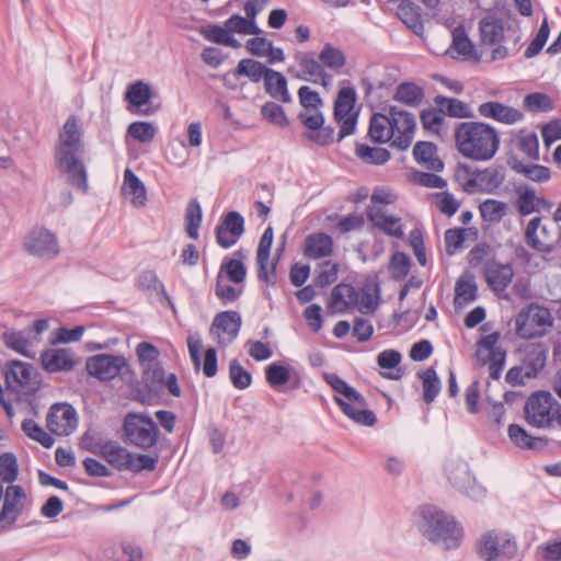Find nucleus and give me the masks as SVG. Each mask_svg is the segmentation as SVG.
Masks as SVG:
<instances>
[{"instance_id":"obj_33","label":"nucleus","mask_w":561,"mask_h":561,"mask_svg":"<svg viewBox=\"0 0 561 561\" xmlns=\"http://www.w3.org/2000/svg\"><path fill=\"white\" fill-rule=\"evenodd\" d=\"M434 103L439 107V111L444 114V116L451 118L474 117V114L469 104L459 99L445 95H436L434 98Z\"/></svg>"},{"instance_id":"obj_10","label":"nucleus","mask_w":561,"mask_h":561,"mask_svg":"<svg viewBox=\"0 0 561 561\" xmlns=\"http://www.w3.org/2000/svg\"><path fill=\"white\" fill-rule=\"evenodd\" d=\"M449 483L454 489L468 497L478 501L485 496V489L477 485L474 477L470 473L468 463L450 461L445 467Z\"/></svg>"},{"instance_id":"obj_34","label":"nucleus","mask_w":561,"mask_h":561,"mask_svg":"<svg viewBox=\"0 0 561 561\" xmlns=\"http://www.w3.org/2000/svg\"><path fill=\"white\" fill-rule=\"evenodd\" d=\"M265 92L274 100L282 103L291 102L288 91V81L283 72L272 69L264 81Z\"/></svg>"},{"instance_id":"obj_7","label":"nucleus","mask_w":561,"mask_h":561,"mask_svg":"<svg viewBox=\"0 0 561 561\" xmlns=\"http://www.w3.org/2000/svg\"><path fill=\"white\" fill-rule=\"evenodd\" d=\"M518 547L515 538L495 530L484 533L477 542V553L484 561L497 559L512 560L517 556Z\"/></svg>"},{"instance_id":"obj_43","label":"nucleus","mask_w":561,"mask_h":561,"mask_svg":"<svg viewBox=\"0 0 561 561\" xmlns=\"http://www.w3.org/2000/svg\"><path fill=\"white\" fill-rule=\"evenodd\" d=\"M357 102V93L354 87H342L336 94L333 104V117L342 118L346 114L354 113Z\"/></svg>"},{"instance_id":"obj_1","label":"nucleus","mask_w":561,"mask_h":561,"mask_svg":"<svg viewBox=\"0 0 561 561\" xmlns=\"http://www.w3.org/2000/svg\"><path fill=\"white\" fill-rule=\"evenodd\" d=\"M85 151L83 131L79 125V118L70 115L58 136L55 147V165L59 172L68 175V182L83 194L88 193V172L82 161Z\"/></svg>"},{"instance_id":"obj_32","label":"nucleus","mask_w":561,"mask_h":561,"mask_svg":"<svg viewBox=\"0 0 561 561\" xmlns=\"http://www.w3.org/2000/svg\"><path fill=\"white\" fill-rule=\"evenodd\" d=\"M390 114L374 113L370 116L367 136L373 144L381 145L389 142L393 136H390Z\"/></svg>"},{"instance_id":"obj_54","label":"nucleus","mask_w":561,"mask_h":561,"mask_svg":"<svg viewBox=\"0 0 561 561\" xmlns=\"http://www.w3.org/2000/svg\"><path fill=\"white\" fill-rule=\"evenodd\" d=\"M21 428L28 438L39 443L45 448H51L55 444V438L32 419L23 420Z\"/></svg>"},{"instance_id":"obj_4","label":"nucleus","mask_w":561,"mask_h":561,"mask_svg":"<svg viewBox=\"0 0 561 561\" xmlns=\"http://www.w3.org/2000/svg\"><path fill=\"white\" fill-rule=\"evenodd\" d=\"M420 530L430 541L442 543L446 550L457 549L463 538V529L455 518L433 505L421 508Z\"/></svg>"},{"instance_id":"obj_2","label":"nucleus","mask_w":561,"mask_h":561,"mask_svg":"<svg viewBox=\"0 0 561 561\" xmlns=\"http://www.w3.org/2000/svg\"><path fill=\"white\" fill-rule=\"evenodd\" d=\"M458 152L473 161H489L500 149L501 138L494 126L484 122H460L454 131Z\"/></svg>"},{"instance_id":"obj_15","label":"nucleus","mask_w":561,"mask_h":561,"mask_svg":"<svg viewBox=\"0 0 561 561\" xmlns=\"http://www.w3.org/2000/svg\"><path fill=\"white\" fill-rule=\"evenodd\" d=\"M77 425V411L70 403H55L50 407L46 416V426L50 433L68 436L76 430Z\"/></svg>"},{"instance_id":"obj_50","label":"nucleus","mask_w":561,"mask_h":561,"mask_svg":"<svg viewBox=\"0 0 561 561\" xmlns=\"http://www.w3.org/2000/svg\"><path fill=\"white\" fill-rule=\"evenodd\" d=\"M137 287L146 293H156L164 299L170 300L163 283L158 278L152 270L142 271L137 278Z\"/></svg>"},{"instance_id":"obj_45","label":"nucleus","mask_w":561,"mask_h":561,"mask_svg":"<svg viewBox=\"0 0 561 561\" xmlns=\"http://www.w3.org/2000/svg\"><path fill=\"white\" fill-rule=\"evenodd\" d=\"M416 375L422 380L423 400L425 403L431 404L440 391V379L433 366L427 367L425 370L417 371Z\"/></svg>"},{"instance_id":"obj_51","label":"nucleus","mask_w":561,"mask_h":561,"mask_svg":"<svg viewBox=\"0 0 561 561\" xmlns=\"http://www.w3.org/2000/svg\"><path fill=\"white\" fill-rule=\"evenodd\" d=\"M318 57L323 68L327 67L332 70H340L346 64V57L343 50L330 43L323 45Z\"/></svg>"},{"instance_id":"obj_28","label":"nucleus","mask_w":561,"mask_h":561,"mask_svg":"<svg viewBox=\"0 0 561 561\" xmlns=\"http://www.w3.org/2000/svg\"><path fill=\"white\" fill-rule=\"evenodd\" d=\"M241 325L242 319L238 311L225 310L215 316L210 327V333L218 335L225 333L233 340L238 336Z\"/></svg>"},{"instance_id":"obj_37","label":"nucleus","mask_w":561,"mask_h":561,"mask_svg":"<svg viewBox=\"0 0 561 561\" xmlns=\"http://www.w3.org/2000/svg\"><path fill=\"white\" fill-rule=\"evenodd\" d=\"M397 16L416 35L424 30L421 8L411 0H401L397 9Z\"/></svg>"},{"instance_id":"obj_49","label":"nucleus","mask_w":561,"mask_h":561,"mask_svg":"<svg viewBox=\"0 0 561 561\" xmlns=\"http://www.w3.org/2000/svg\"><path fill=\"white\" fill-rule=\"evenodd\" d=\"M124 185L129 194L133 195V204L135 206H145L147 203V191L144 182L130 169L124 172Z\"/></svg>"},{"instance_id":"obj_18","label":"nucleus","mask_w":561,"mask_h":561,"mask_svg":"<svg viewBox=\"0 0 561 561\" xmlns=\"http://www.w3.org/2000/svg\"><path fill=\"white\" fill-rule=\"evenodd\" d=\"M25 499V492L20 485H9L7 488L3 504L0 511V531L11 527L23 511L22 500Z\"/></svg>"},{"instance_id":"obj_60","label":"nucleus","mask_w":561,"mask_h":561,"mask_svg":"<svg viewBox=\"0 0 561 561\" xmlns=\"http://www.w3.org/2000/svg\"><path fill=\"white\" fill-rule=\"evenodd\" d=\"M507 205L496 199H486L480 204L479 209L483 220L499 222L506 214Z\"/></svg>"},{"instance_id":"obj_52","label":"nucleus","mask_w":561,"mask_h":561,"mask_svg":"<svg viewBox=\"0 0 561 561\" xmlns=\"http://www.w3.org/2000/svg\"><path fill=\"white\" fill-rule=\"evenodd\" d=\"M412 261L410 256L401 251H396L389 261L388 270L390 276L396 282L403 280L410 272Z\"/></svg>"},{"instance_id":"obj_26","label":"nucleus","mask_w":561,"mask_h":561,"mask_svg":"<svg viewBox=\"0 0 561 561\" xmlns=\"http://www.w3.org/2000/svg\"><path fill=\"white\" fill-rule=\"evenodd\" d=\"M334 401L341 409V411L354 423L363 426L371 427L377 423V416L375 412L368 409V402L364 405H355L350 401L342 399L339 396H334Z\"/></svg>"},{"instance_id":"obj_3","label":"nucleus","mask_w":561,"mask_h":561,"mask_svg":"<svg viewBox=\"0 0 561 561\" xmlns=\"http://www.w3.org/2000/svg\"><path fill=\"white\" fill-rule=\"evenodd\" d=\"M298 99L305 111L297 115L300 124L307 129L302 137L320 147H329L334 142L335 129L333 126H325V116L320 111L323 104L319 92L309 85H301L298 89Z\"/></svg>"},{"instance_id":"obj_24","label":"nucleus","mask_w":561,"mask_h":561,"mask_svg":"<svg viewBox=\"0 0 561 561\" xmlns=\"http://www.w3.org/2000/svg\"><path fill=\"white\" fill-rule=\"evenodd\" d=\"M99 451L100 457L118 471L128 470L131 460H135L133 453L112 439L103 442V448Z\"/></svg>"},{"instance_id":"obj_5","label":"nucleus","mask_w":561,"mask_h":561,"mask_svg":"<svg viewBox=\"0 0 561 561\" xmlns=\"http://www.w3.org/2000/svg\"><path fill=\"white\" fill-rule=\"evenodd\" d=\"M121 438L125 444L147 451L157 446L160 430L149 414L128 412L123 419Z\"/></svg>"},{"instance_id":"obj_35","label":"nucleus","mask_w":561,"mask_h":561,"mask_svg":"<svg viewBox=\"0 0 561 561\" xmlns=\"http://www.w3.org/2000/svg\"><path fill=\"white\" fill-rule=\"evenodd\" d=\"M244 257L242 250L234 251L232 257L224 259L218 274L222 276L225 273L227 278L234 284L243 283L247 277V266L242 261Z\"/></svg>"},{"instance_id":"obj_12","label":"nucleus","mask_w":561,"mask_h":561,"mask_svg":"<svg viewBox=\"0 0 561 561\" xmlns=\"http://www.w3.org/2000/svg\"><path fill=\"white\" fill-rule=\"evenodd\" d=\"M482 274L488 286L497 297L511 300V295L504 291L514 277L512 263H501L494 259L488 260L484 263Z\"/></svg>"},{"instance_id":"obj_58","label":"nucleus","mask_w":561,"mask_h":561,"mask_svg":"<svg viewBox=\"0 0 561 561\" xmlns=\"http://www.w3.org/2000/svg\"><path fill=\"white\" fill-rule=\"evenodd\" d=\"M524 107L531 113L550 112L553 110L552 99L543 92H533L524 98Z\"/></svg>"},{"instance_id":"obj_20","label":"nucleus","mask_w":561,"mask_h":561,"mask_svg":"<svg viewBox=\"0 0 561 561\" xmlns=\"http://www.w3.org/2000/svg\"><path fill=\"white\" fill-rule=\"evenodd\" d=\"M478 112L482 117L506 125H513L524 118L523 112L499 101H486L481 103L478 106Z\"/></svg>"},{"instance_id":"obj_41","label":"nucleus","mask_w":561,"mask_h":561,"mask_svg":"<svg viewBox=\"0 0 561 561\" xmlns=\"http://www.w3.org/2000/svg\"><path fill=\"white\" fill-rule=\"evenodd\" d=\"M355 154L367 164L382 165L391 159V153L382 147H371L367 144L355 142Z\"/></svg>"},{"instance_id":"obj_59","label":"nucleus","mask_w":561,"mask_h":561,"mask_svg":"<svg viewBox=\"0 0 561 561\" xmlns=\"http://www.w3.org/2000/svg\"><path fill=\"white\" fill-rule=\"evenodd\" d=\"M516 192L518 194L517 210L522 216L538 211V205H536L537 195L533 187L519 186L516 188Z\"/></svg>"},{"instance_id":"obj_47","label":"nucleus","mask_w":561,"mask_h":561,"mask_svg":"<svg viewBox=\"0 0 561 561\" xmlns=\"http://www.w3.org/2000/svg\"><path fill=\"white\" fill-rule=\"evenodd\" d=\"M478 180L484 184L481 191L486 193L495 192L505 181V172L503 165L490 167L483 170L476 169Z\"/></svg>"},{"instance_id":"obj_14","label":"nucleus","mask_w":561,"mask_h":561,"mask_svg":"<svg viewBox=\"0 0 561 561\" xmlns=\"http://www.w3.org/2000/svg\"><path fill=\"white\" fill-rule=\"evenodd\" d=\"M125 366H127L126 358L114 354H96L88 357L85 362L88 374L101 381L114 379Z\"/></svg>"},{"instance_id":"obj_11","label":"nucleus","mask_w":561,"mask_h":561,"mask_svg":"<svg viewBox=\"0 0 561 561\" xmlns=\"http://www.w3.org/2000/svg\"><path fill=\"white\" fill-rule=\"evenodd\" d=\"M537 327H552L553 317L550 309L546 306L537 302H531L527 309H523L516 319V333L523 339H534L536 336H542L546 331H530L526 328L527 320Z\"/></svg>"},{"instance_id":"obj_30","label":"nucleus","mask_w":561,"mask_h":561,"mask_svg":"<svg viewBox=\"0 0 561 561\" xmlns=\"http://www.w3.org/2000/svg\"><path fill=\"white\" fill-rule=\"evenodd\" d=\"M299 67L301 69V73L296 76L298 79L327 85V80L330 76L322 67L320 60H316L311 53H306L301 56Z\"/></svg>"},{"instance_id":"obj_57","label":"nucleus","mask_w":561,"mask_h":561,"mask_svg":"<svg viewBox=\"0 0 561 561\" xmlns=\"http://www.w3.org/2000/svg\"><path fill=\"white\" fill-rule=\"evenodd\" d=\"M157 134V128L150 122L136 121L127 127V135L141 144L151 142Z\"/></svg>"},{"instance_id":"obj_44","label":"nucleus","mask_w":561,"mask_h":561,"mask_svg":"<svg viewBox=\"0 0 561 561\" xmlns=\"http://www.w3.org/2000/svg\"><path fill=\"white\" fill-rule=\"evenodd\" d=\"M388 112L390 114V119L392 121L390 124V136H394V133L401 130H407L408 133H414L416 128V119L415 116L405 111L400 110L396 105H389Z\"/></svg>"},{"instance_id":"obj_22","label":"nucleus","mask_w":561,"mask_h":561,"mask_svg":"<svg viewBox=\"0 0 561 561\" xmlns=\"http://www.w3.org/2000/svg\"><path fill=\"white\" fill-rule=\"evenodd\" d=\"M548 352L549 347L543 342H533L526 346L523 364L525 366L524 376L527 379L536 378L543 370Z\"/></svg>"},{"instance_id":"obj_21","label":"nucleus","mask_w":561,"mask_h":561,"mask_svg":"<svg viewBox=\"0 0 561 561\" xmlns=\"http://www.w3.org/2000/svg\"><path fill=\"white\" fill-rule=\"evenodd\" d=\"M70 348H46L41 353L42 367L47 373L70 371L76 366Z\"/></svg>"},{"instance_id":"obj_19","label":"nucleus","mask_w":561,"mask_h":561,"mask_svg":"<svg viewBox=\"0 0 561 561\" xmlns=\"http://www.w3.org/2000/svg\"><path fill=\"white\" fill-rule=\"evenodd\" d=\"M359 291L352 284L340 283L331 291L328 299V308L331 313H345L351 308L358 306Z\"/></svg>"},{"instance_id":"obj_25","label":"nucleus","mask_w":561,"mask_h":561,"mask_svg":"<svg viewBox=\"0 0 561 561\" xmlns=\"http://www.w3.org/2000/svg\"><path fill=\"white\" fill-rule=\"evenodd\" d=\"M504 31V23L495 13H488L479 21L480 42L484 46L502 43Z\"/></svg>"},{"instance_id":"obj_29","label":"nucleus","mask_w":561,"mask_h":561,"mask_svg":"<svg viewBox=\"0 0 561 561\" xmlns=\"http://www.w3.org/2000/svg\"><path fill=\"white\" fill-rule=\"evenodd\" d=\"M273 240L274 229L272 226H267L260 238V242L256 250L257 277L261 282L264 283H270V280H272V277L267 272V264L271 256Z\"/></svg>"},{"instance_id":"obj_56","label":"nucleus","mask_w":561,"mask_h":561,"mask_svg":"<svg viewBox=\"0 0 561 561\" xmlns=\"http://www.w3.org/2000/svg\"><path fill=\"white\" fill-rule=\"evenodd\" d=\"M229 379L236 389L244 390L252 383V375L237 358L229 362Z\"/></svg>"},{"instance_id":"obj_13","label":"nucleus","mask_w":561,"mask_h":561,"mask_svg":"<svg viewBox=\"0 0 561 561\" xmlns=\"http://www.w3.org/2000/svg\"><path fill=\"white\" fill-rule=\"evenodd\" d=\"M245 231L244 217L237 210H229L221 216L215 228L217 244L222 249L233 247Z\"/></svg>"},{"instance_id":"obj_40","label":"nucleus","mask_w":561,"mask_h":561,"mask_svg":"<svg viewBox=\"0 0 561 561\" xmlns=\"http://www.w3.org/2000/svg\"><path fill=\"white\" fill-rule=\"evenodd\" d=\"M272 68L267 67L259 60L252 58H243L238 62L233 70V75L236 78L247 77L252 82L257 83L262 79L265 81V78L268 76Z\"/></svg>"},{"instance_id":"obj_31","label":"nucleus","mask_w":561,"mask_h":561,"mask_svg":"<svg viewBox=\"0 0 561 561\" xmlns=\"http://www.w3.org/2000/svg\"><path fill=\"white\" fill-rule=\"evenodd\" d=\"M507 165L516 173L523 174L526 179L543 183L550 180L551 170L541 164H524L516 156L511 154L507 157Z\"/></svg>"},{"instance_id":"obj_8","label":"nucleus","mask_w":561,"mask_h":561,"mask_svg":"<svg viewBox=\"0 0 561 561\" xmlns=\"http://www.w3.org/2000/svg\"><path fill=\"white\" fill-rule=\"evenodd\" d=\"M165 370L161 363L142 367L141 379L130 387L131 399L144 405L158 402Z\"/></svg>"},{"instance_id":"obj_6","label":"nucleus","mask_w":561,"mask_h":561,"mask_svg":"<svg viewBox=\"0 0 561 561\" xmlns=\"http://www.w3.org/2000/svg\"><path fill=\"white\" fill-rule=\"evenodd\" d=\"M554 407H559L558 400L549 390H537L526 400L524 417L526 423L536 428L550 427L554 422Z\"/></svg>"},{"instance_id":"obj_27","label":"nucleus","mask_w":561,"mask_h":561,"mask_svg":"<svg viewBox=\"0 0 561 561\" xmlns=\"http://www.w3.org/2000/svg\"><path fill=\"white\" fill-rule=\"evenodd\" d=\"M511 442L520 449L543 450L549 445L546 436H533L519 424H511L507 430Z\"/></svg>"},{"instance_id":"obj_42","label":"nucleus","mask_w":561,"mask_h":561,"mask_svg":"<svg viewBox=\"0 0 561 561\" xmlns=\"http://www.w3.org/2000/svg\"><path fill=\"white\" fill-rule=\"evenodd\" d=\"M392 99L408 106H417L424 99V90L415 82H401Z\"/></svg>"},{"instance_id":"obj_17","label":"nucleus","mask_w":561,"mask_h":561,"mask_svg":"<svg viewBox=\"0 0 561 561\" xmlns=\"http://www.w3.org/2000/svg\"><path fill=\"white\" fill-rule=\"evenodd\" d=\"M24 247L30 254L37 257L54 259L59 254L56 234L44 227L31 231Z\"/></svg>"},{"instance_id":"obj_55","label":"nucleus","mask_w":561,"mask_h":561,"mask_svg":"<svg viewBox=\"0 0 561 561\" xmlns=\"http://www.w3.org/2000/svg\"><path fill=\"white\" fill-rule=\"evenodd\" d=\"M454 180L459 183L467 193H473L479 185L476 169H472L469 164L463 162L457 163Z\"/></svg>"},{"instance_id":"obj_38","label":"nucleus","mask_w":561,"mask_h":561,"mask_svg":"<svg viewBox=\"0 0 561 561\" xmlns=\"http://www.w3.org/2000/svg\"><path fill=\"white\" fill-rule=\"evenodd\" d=\"M323 379L335 392L343 396L351 403H354L355 405L366 404L365 397L342 379L337 374L325 373L323 374Z\"/></svg>"},{"instance_id":"obj_46","label":"nucleus","mask_w":561,"mask_h":561,"mask_svg":"<svg viewBox=\"0 0 561 561\" xmlns=\"http://www.w3.org/2000/svg\"><path fill=\"white\" fill-rule=\"evenodd\" d=\"M264 371L266 382L275 390H280L291 378L290 368L283 362L271 363Z\"/></svg>"},{"instance_id":"obj_9","label":"nucleus","mask_w":561,"mask_h":561,"mask_svg":"<svg viewBox=\"0 0 561 561\" xmlns=\"http://www.w3.org/2000/svg\"><path fill=\"white\" fill-rule=\"evenodd\" d=\"M5 387L12 392H23L27 397L34 396L38 390V382H33V376H37L32 364L20 359L8 360L3 367Z\"/></svg>"},{"instance_id":"obj_36","label":"nucleus","mask_w":561,"mask_h":561,"mask_svg":"<svg viewBox=\"0 0 561 561\" xmlns=\"http://www.w3.org/2000/svg\"><path fill=\"white\" fill-rule=\"evenodd\" d=\"M477 297L478 284L474 275L467 272L456 282L454 305L456 308H461L463 305L476 300Z\"/></svg>"},{"instance_id":"obj_61","label":"nucleus","mask_w":561,"mask_h":561,"mask_svg":"<svg viewBox=\"0 0 561 561\" xmlns=\"http://www.w3.org/2000/svg\"><path fill=\"white\" fill-rule=\"evenodd\" d=\"M421 124L424 130L439 135L443 124L445 123L444 114L439 107L424 108L420 113Z\"/></svg>"},{"instance_id":"obj_64","label":"nucleus","mask_w":561,"mask_h":561,"mask_svg":"<svg viewBox=\"0 0 561 561\" xmlns=\"http://www.w3.org/2000/svg\"><path fill=\"white\" fill-rule=\"evenodd\" d=\"M453 47L466 58H474L476 61L480 60V56L476 53L474 45L463 30L457 28L454 32Z\"/></svg>"},{"instance_id":"obj_62","label":"nucleus","mask_w":561,"mask_h":561,"mask_svg":"<svg viewBox=\"0 0 561 561\" xmlns=\"http://www.w3.org/2000/svg\"><path fill=\"white\" fill-rule=\"evenodd\" d=\"M19 476V465L16 456L13 453H2L0 455V478L7 483H13Z\"/></svg>"},{"instance_id":"obj_48","label":"nucleus","mask_w":561,"mask_h":561,"mask_svg":"<svg viewBox=\"0 0 561 561\" xmlns=\"http://www.w3.org/2000/svg\"><path fill=\"white\" fill-rule=\"evenodd\" d=\"M260 114L262 119L278 128H287L290 124L284 107L273 101L265 102L260 108Z\"/></svg>"},{"instance_id":"obj_53","label":"nucleus","mask_w":561,"mask_h":561,"mask_svg":"<svg viewBox=\"0 0 561 561\" xmlns=\"http://www.w3.org/2000/svg\"><path fill=\"white\" fill-rule=\"evenodd\" d=\"M24 333L26 332L15 330L5 331L2 335V341L8 348L22 356L33 358L34 355L28 350L30 342Z\"/></svg>"},{"instance_id":"obj_23","label":"nucleus","mask_w":561,"mask_h":561,"mask_svg":"<svg viewBox=\"0 0 561 561\" xmlns=\"http://www.w3.org/2000/svg\"><path fill=\"white\" fill-rule=\"evenodd\" d=\"M333 238L327 232H313L305 238L302 252L309 259L328 257L333 253Z\"/></svg>"},{"instance_id":"obj_39","label":"nucleus","mask_w":561,"mask_h":561,"mask_svg":"<svg viewBox=\"0 0 561 561\" xmlns=\"http://www.w3.org/2000/svg\"><path fill=\"white\" fill-rule=\"evenodd\" d=\"M402 355L397 350H385L377 356V364L381 369L394 370L381 373V376L390 380H400L404 371L400 367Z\"/></svg>"},{"instance_id":"obj_63","label":"nucleus","mask_w":561,"mask_h":561,"mask_svg":"<svg viewBox=\"0 0 561 561\" xmlns=\"http://www.w3.org/2000/svg\"><path fill=\"white\" fill-rule=\"evenodd\" d=\"M517 147L531 160L539 159V140L535 131L526 133L525 129H522L519 131Z\"/></svg>"},{"instance_id":"obj_16","label":"nucleus","mask_w":561,"mask_h":561,"mask_svg":"<svg viewBox=\"0 0 561 561\" xmlns=\"http://www.w3.org/2000/svg\"><path fill=\"white\" fill-rule=\"evenodd\" d=\"M154 92L149 83L137 80L130 83L124 94L125 101L128 103L127 110L137 115L150 116L154 114L159 106H151V100Z\"/></svg>"}]
</instances>
